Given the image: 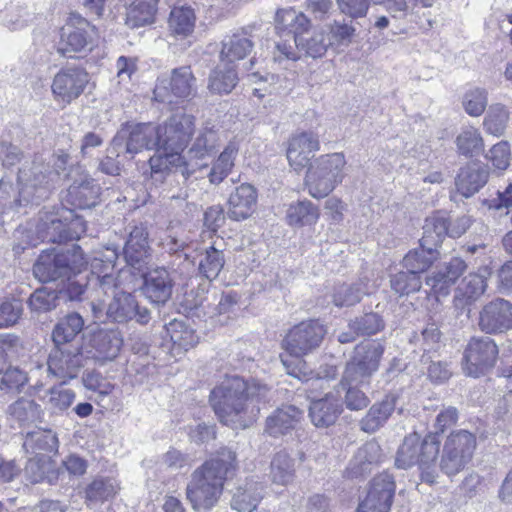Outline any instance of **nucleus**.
<instances>
[{
	"label": "nucleus",
	"mask_w": 512,
	"mask_h": 512,
	"mask_svg": "<svg viewBox=\"0 0 512 512\" xmlns=\"http://www.w3.org/2000/svg\"><path fill=\"white\" fill-rule=\"evenodd\" d=\"M296 47L304 51L307 56L318 58L325 54L332 44V38H325V34H290Z\"/></svg>",
	"instance_id": "nucleus-52"
},
{
	"label": "nucleus",
	"mask_w": 512,
	"mask_h": 512,
	"mask_svg": "<svg viewBox=\"0 0 512 512\" xmlns=\"http://www.w3.org/2000/svg\"><path fill=\"white\" fill-rule=\"evenodd\" d=\"M237 154V144L229 142L212 163L208 173V179L211 184H220L231 173Z\"/></svg>",
	"instance_id": "nucleus-41"
},
{
	"label": "nucleus",
	"mask_w": 512,
	"mask_h": 512,
	"mask_svg": "<svg viewBox=\"0 0 512 512\" xmlns=\"http://www.w3.org/2000/svg\"><path fill=\"white\" fill-rule=\"evenodd\" d=\"M510 120V112L503 104L491 105L483 119V128L486 133L496 137L504 134Z\"/></svg>",
	"instance_id": "nucleus-53"
},
{
	"label": "nucleus",
	"mask_w": 512,
	"mask_h": 512,
	"mask_svg": "<svg viewBox=\"0 0 512 512\" xmlns=\"http://www.w3.org/2000/svg\"><path fill=\"white\" fill-rule=\"evenodd\" d=\"M369 385V383H358L357 381H345L342 374L338 384V393H344L343 404L350 411H360L368 407L370 403L369 397L360 387Z\"/></svg>",
	"instance_id": "nucleus-44"
},
{
	"label": "nucleus",
	"mask_w": 512,
	"mask_h": 512,
	"mask_svg": "<svg viewBox=\"0 0 512 512\" xmlns=\"http://www.w3.org/2000/svg\"><path fill=\"white\" fill-rule=\"evenodd\" d=\"M320 149L318 136L313 132H301L293 135L288 142L286 151L289 165L296 171L300 172L304 168L312 164L315 152Z\"/></svg>",
	"instance_id": "nucleus-20"
},
{
	"label": "nucleus",
	"mask_w": 512,
	"mask_h": 512,
	"mask_svg": "<svg viewBox=\"0 0 512 512\" xmlns=\"http://www.w3.org/2000/svg\"><path fill=\"white\" fill-rule=\"evenodd\" d=\"M489 275L490 270L487 267L480 268L476 273H469L458 286V295L464 298L467 304L476 301L485 293Z\"/></svg>",
	"instance_id": "nucleus-38"
},
{
	"label": "nucleus",
	"mask_w": 512,
	"mask_h": 512,
	"mask_svg": "<svg viewBox=\"0 0 512 512\" xmlns=\"http://www.w3.org/2000/svg\"><path fill=\"white\" fill-rule=\"evenodd\" d=\"M342 411V404L336 396L328 393L322 398L311 400L308 416L316 428H328L336 423Z\"/></svg>",
	"instance_id": "nucleus-26"
},
{
	"label": "nucleus",
	"mask_w": 512,
	"mask_h": 512,
	"mask_svg": "<svg viewBox=\"0 0 512 512\" xmlns=\"http://www.w3.org/2000/svg\"><path fill=\"white\" fill-rule=\"evenodd\" d=\"M66 182V203L73 209H91L99 204L101 187L81 165L71 164Z\"/></svg>",
	"instance_id": "nucleus-14"
},
{
	"label": "nucleus",
	"mask_w": 512,
	"mask_h": 512,
	"mask_svg": "<svg viewBox=\"0 0 512 512\" xmlns=\"http://www.w3.org/2000/svg\"><path fill=\"white\" fill-rule=\"evenodd\" d=\"M94 341L97 350L106 359H114L121 350L122 339L115 332H100Z\"/></svg>",
	"instance_id": "nucleus-62"
},
{
	"label": "nucleus",
	"mask_w": 512,
	"mask_h": 512,
	"mask_svg": "<svg viewBox=\"0 0 512 512\" xmlns=\"http://www.w3.org/2000/svg\"><path fill=\"white\" fill-rule=\"evenodd\" d=\"M114 150L133 158L143 150L157 151L156 125L125 122L112 139Z\"/></svg>",
	"instance_id": "nucleus-17"
},
{
	"label": "nucleus",
	"mask_w": 512,
	"mask_h": 512,
	"mask_svg": "<svg viewBox=\"0 0 512 512\" xmlns=\"http://www.w3.org/2000/svg\"><path fill=\"white\" fill-rule=\"evenodd\" d=\"M58 292L48 286L37 289L29 298V306L32 311L46 312L57 305Z\"/></svg>",
	"instance_id": "nucleus-61"
},
{
	"label": "nucleus",
	"mask_w": 512,
	"mask_h": 512,
	"mask_svg": "<svg viewBox=\"0 0 512 512\" xmlns=\"http://www.w3.org/2000/svg\"><path fill=\"white\" fill-rule=\"evenodd\" d=\"M269 392L267 385L258 381H246L239 376L226 378L210 392L209 403L218 420L232 429L247 427L248 418L259 413L254 405L265 399Z\"/></svg>",
	"instance_id": "nucleus-1"
},
{
	"label": "nucleus",
	"mask_w": 512,
	"mask_h": 512,
	"mask_svg": "<svg viewBox=\"0 0 512 512\" xmlns=\"http://www.w3.org/2000/svg\"><path fill=\"white\" fill-rule=\"evenodd\" d=\"M253 42L239 34H232L227 40L222 41L220 58L228 64L244 59L253 49Z\"/></svg>",
	"instance_id": "nucleus-50"
},
{
	"label": "nucleus",
	"mask_w": 512,
	"mask_h": 512,
	"mask_svg": "<svg viewBox=\"0 0 512 512\" xmlns=\"http://www.w3.org/2000/svg\"><path fill=\"white\" fill-rule=\"evenodd\" d=\"M23 448L32 456L53 458L58 453L59 441L51 429L38 427L26 433Z\"/></svg>",
	"instance_id": "nucleus-27"
},
{
	"label": "nucleus",
	"mask_w": 512,
	"mask_h": 512,
	"mask_svg": "<svg viewBox=\"0 0 512 512\" xmlns=\"http://www.w3.org/2000/svg\"><path fill=\"white\" fill-rule=\"evenodd\" d=\"M471 223L472 220L468 215L463 214L453 218L447 212L437 211L425 219L422 238L419 242L423 247L427 245L439 251L446 237L459 238L469 229Z\"/></svg>",
	"instance_id": "nucleus-10"
},
{
	"label": "nucleus",
	"mask_w": 512,
	"mask_h": 512,
	"mask_svg": "<svg viewBox=\"0 0 512 512\" xmlns=\"http://www.w3.org/2000/svg\"><path fill=\"white\" fill-rule=\"evenodd\" d=\"M187 151L182 153L183 169L192 177L196 172L208 168V161L218 151L219 135L213 127H202L191 136Z\"/></svg>",
	"instance_id": "nucleus-15"
},
{
	"label": "nucleus",
	"mask_w": 512,
	"mask_h": 512,
	"mask_svg": "<svg viewBox=\"0 0 512 512\" xmlns=\"http://www.w3.org/2000/svg\"><path fill=\"white\" fill-rule=\"evenodd\" d=\"M498 346L488 336L472 337L466 345L462 359L465 375L479 378L489 373L495 366L498 357Z\"/></svg>",
	"instance_id": "nucleus-16"
},
{
	"label": "nucleus",
	"mask_w": 512,
	"mask_h": 512,
	"mask_svg": "<svg viewBox=\"0 0 512 512\" xmlns=\"http://www.w3.org/2000/svg\"><path fill=\"white\" fill-rule=\"evenodd\" d=\"M239 77L233 64L225 63L214 68L208 81V89L212 94L227 95L238 84Z\"/></svg>",
	"instance_id": "nucleus-34"
},
{
	"label": "nucleus",
	"mask_w": 512,
	"mask_h": 512,
	"mask_svg": "<svg viewBox=\"0 0 512 512\" xmlns=\"http://www.w3.org/2000/svg\"><path fill=\"white\" fill-rule=\"evenodd\" d=\"M166 332L174 347L188 351L199 341L195 330L188 324V320L174 319L165 325Z\"/></svg>",
	"instance_id": "nucleus-40"
},
{
	"label": "nucleus",
	"mask_w": 512,
	"mask_h": 512,
	"mask_svg": "<svg viewBox=\"0 0 512 512\" xmlns=\"http://www.w3.org/2000/svg\"><path fill=\"white\" fill-rule=\"evenodd\" d=\"M479 329L497 335L512 329V302L497 297L486 303L479 312Z\"/></svg>",
	"instance_id": "nucleus-19"
},
{
	"label": "nucleus",
	"mask_w": 512,
	"mask_h": 512,
	"mask_svg": "<svg viewBox=\"0 0 512 512\" xmlns=\"http://www.w3.org/2000/svg\"><path fill=\"white\" fill-rule=\"evenodd\" d=\"M195 132V117L186 113L171 115L156 126L157 152L181 153Z\"/></svg>",
	"instance_id": "nucleus-11"
},
{
	"label": "nucleus",
	"mask_w": 512,
	"mask_h": 512,
	"mask_svg": "<svg viewBox=\"0 0 512 512\" xmlns=\"http://www.w3.org/2000/svg\"><path fill=\"white\" fill-rule=\"evenodd\" d=\"M440 252L430 248L427 245L423 247L419 242V247L414 248L407 252L402 260V266L404 269L413 270L415 273L423 274L433 265V263L439 258Z\"/></svg>",
	"instance_id": "nucleus-39"
},
{
	"label": "nucleus",
	"mask_w": 512,
	"mask_h": 512,
	"mask_svg": "<svg viewBox=\"0 0 512 512\" xmlns=\"http://www.w3.org/2000/svg\"><path fill=\"white\" fill-rule=\"evenodd\" d=\"M168 23L172 32H193L196 24L195 11L190 6H175L170 12Z\"/></svg>",
	"instance_id": "nucleus-55"
},
{
	"label": "nucleus",
	"mask_w": 512,
	"mask_h": 512,
	"mask_svg": "<svg viewBox=\"0 0 512 512\" xmlns=\"http://www.w3.org/2000/svg\"><path fill=\"white\" fill-rule=\"evenodd\" d=\"M466 268L467 264L462 258L452 257L431 276L425 277L426 285L435 293L446 294L448 287L456 283Z\"/></svg>",
	"instance_id": "nucleus-28"
},
{
	"label": "nucleus",
	"mask_w": 512,
	"mask_h": 512,
	"mask_svg": "<svg viewBox=\"0 0 512 512\" xmlns=\"http://www.w3.org/2000/svg\"><path fill=\"white\" fill-rule=\"evenodd\" d=\"M116 481L109 477H96L85 488V501L88 506L104 503L116 494Z\"/></svg>",
	"instance_id": "nucleus-46"
},
{
	"label": "nucleus",
	"mask_w": 512,
	"mask_h": 512,
	"mask_svg": "<svg viewBox=\"0 0 512 512\" xmlns=\"http://www.w3.org/2000/svg\"><path fill=\"white\" fill-rule=\"evenodd\" d=\"M22 314V304L16 299L5 298L0 301V328L17 323Z\"/></svg>",
	"instance_id": "nucleus-64"
},
{
	"label": "nucleus",
	"mask_w": 512,
	"mask_h": 512,
	"mask_svg": "<svg viewBox=\"0 0 512 512\" xmlns=\"http://www.w3.org/2000/svg\"><path fill=\"white\" fill-rule=\"evenodd\" d=\"M385 349V345L379 341H366L355 345L342 373L345 381L370 384L380 368Z\"/></svg>",
	"instance_id": "nucleus-8"
},
{
	"label": "nucleus",
	"mask_w": 512,
	"mask_h": 512,
	"mask_svg": "<svg viewBox=\"0 0 512 512\" xmlns=\"http://www.w3.org/2000/svg\"><path fill=\"white\" fill-rule=\"evenodd\" d=\"M462 105L469 116L482 115L488 105L487 90L480 87L469 88L463 95Z\"/></svg>",
	"instance_id": "nucleus-58"
},
{
	"label": "nucleus",
	"mask_w": 512,
	"mask_h": 512,
	"mask_svg": "<svg viewBox=\"0 0 512 512\" xmlns=\"http://www.w3.org/2000/svg\"><path fill=\"white\" fill-rule=\"evenodd\" d=\"M396 491L394 476L387 471L376 475L370 482L365 497L380 509L390 512Z\"/></svg>",
	"instance_id": "nucleus-30"
},
{
	"label": "nucleus",
	"mask_w": 512,
	"mask_h": 512,
	"mask_svg": "<svg viewBox=\"0 0 512 512\" xmlns=\"http://www.w3.org/2000/svg\"><path fill=\"white\" fill-rule=\"evenodd\" d=\"M352 327L363 338H369L382 332L386 321L382 314L372 310H364L351 318Z\"/></svg>",
	"instance_id": "nucleus-45"
},
{
	"label": "nucleus",
	"mask_w": 512,
	"mask_h": 512,
	"mask_svg": "<svg viewBox=\"0 0 512 512\" xmlns=\"http://www.w3.org/2000/svg\"><path fill=\"white\" fill-rule=\"evenodd\" d=\"M82 382L87 390L97 394L94 400L98 404H100L105 397L110 395L114 389V384H112L97 370L85 371L82 376Z\"/></svg>",
	"instance_id": "nucleus-57"
},
{
	"label": "nucleus",
	"mask_w": 512,
	"mask_h": 512,
	"mask_svg": "<svg viewBox=\"0 0 512 512\" xmlns=\"http://www.w3.org/2000/svg\"><path fill=\"white\" fill-rule=\"evenodd\" d=\"M263 490L262 483L246 479L233 490L230 501L231 509L237 512H253L263 498Z\"/></svg>",
	"instance_id": "nucleus-29"
},
{
	"label": "nucleus",
	"mask_w": 512,
	"mask_h": 512,
	"mask_svg": "<svg viewBox=\"0 0 512 512\" xmlns=\"http://www.w3.org/2000/svg\"><path fill=\"white\" fill-rule=\"evenodd\" d=\"M441 440L438 432H428L421 437L417 432L405 436L395 458V466L409 469L418 465L421 480L427 484H435L438 478L436 459L439 456Z\"/></svg>",
	"instance_id": "nucleus-4"
},
{
	"label": "nucleus",
	"mask_w": 512,
	"mask_h": 512,
	"mask_svg": "<svg viewBox=\"0 0 512 512\" xmlns=\"http://www.w3.org/2000/svg\"><path fill=\"white\" fill-rule=\"evenodd\" d=\"M368 294V286L362 281L342 283L334 287L332 302L339 308L352 307L358 304L363 297Z\"/></svg>",
	"instance_id": "nucleus-42"
},
{
	"label": "nucleus",
	"mask_w": 512,
	"mask_h": 512,
	"mask_svg": "<svg viewBox=\"0 0 512 512\" xmlns=\"http://www.w3.org/2000/svg\"><path fill=\"white\" fill-rule=\"evenodd\" d=\"M127 237L122 247V256L126 263L122 275L133 274L150 264L152 247L149 242V226L146 222H133L126 227Z\"/></svg>",
	"instance_id": "nucleus-12"
},
{
	"label": "nucleus",
	"mask_w": 512,
	"mask_h": 512,
	"mask_svg": "<svg viewBox=\"0 0 512 512\" xmlns=\"http://www.w3.org/2000/svg\"><path fill=\"white\" fill-rule=\"evenodd\" d=\"M133 288L154 307H164L171 299L176 285V271L164 265L146 266L131 274Z\"/></svg>",
	"instance_id": "nucleus-6"
},
{
	"label": "nucleus",
	"mask_w": 512,
	"mask_h": 512,
	"mask_svg": "<svg viewBox=\"0 0 512 512\" xmlns=\"http://www.w3.org/2000/svg\"><path fill=\"white\" fill-rule=\"evenodd\" d=\"M157 5L158 0H132L126 7V25L135 29L153 23Z\"/></svg>",
	"instance_id": "nucleus-33"
},
{
	"label": "nucleus",
	"mask_w": 512,
	"mask_h": 512,
	"mask_svg": "<svg viewBox=\"0 0 512 512\" xmlns=\"http://www.w3.org/2000/svg\"><path fill=\"white\" fill-rule=\"evenodd\" d=\"M196 92V78L190 66H181L172 69L169 76L158 77L153 94L156 101L172 104L188 100Z\"/></svg>",
	"instance_id": "nucleus-13"
},
{
	"label": "nucleus",
	"mask_w": 512,
	"mask_h": 512,
	"mask_svg": "<svg viewBox=\"0 0 512 512\" xmlns=\"http://www.w3.org/2000/svg\"><path fill=\"white\" fill-rule=\"evenodd\" d=\"M490 169L480 161H472L462 166L456 177V191L465 198L478 193L488 182Z\"/></svg>",
	"instance_id": "nucleus-23"
},
{
	"label": "nucleus",
	"mask_w": 512,
	"mask_h": 512,
	"mask_svg": "<svg viewBox=\"0 0 512 512\" xmlns=\"http://www.w3.org/2000/svg\"><path fill=\"white\" fill-rule=\"evenodd\" d=\"M28 376L26 372L16 367H9L0 376V390L12 393L21 392L27 384Z\"/></svg>",
	"instance_id": "nucleus-63"
},
{
	"label": "nucleus",
	"mask_w": 512,
	"mask_h": 512,
	"mask_svg": "<svg viewBox=\"0 0 512 512\" xmlns=\"http://www.w3.org/2000/svg\"><path fill=\"white\" fill-rule=\"evenodd\" d=\"M345 164L342 153L322 155L315 159L306 174L309 195L315 199L327 197L342 182Z\"/></svg>",
	"instance_id": "nucleus-7"
},
{
	"label": "nucleus",
	"mask_w": 512,
	"mask_h": 512,
	"mask_svg": "<svg viewBox=\"0 0 512 512\" xmlns=\"http://www.w3.org/2000/svg\"><path fill=\"white\" fill-rule=\"evenodd\" d=\"M257 198V189L252 184H240L229 195L227 217L233 221H243L250 218L255 212Z\"/></svg>",
	"instance_id": "nucleus-25"
},
{
	"label": "nucleus",
	"mask_w": 512,
	"mask_h": 512,
	"mask_svg": "<svg viewBox=\"0 0 512 512\" xmlns=\"http://www.w3.org/2000/svg\"><path fill=\"white\" fill-rule=\"evenodd\" d=\"M296 459L287 451L281 450L273 456L269 476L273 483L286 486L294 480Z\"/></svg>",
	"instance_id": "nucleus-37"
},
{
	"label": "nucleus",
	"mask_w": 512,
	"mask_h": 512,
	"mask_svg": "<svg viewBox=\"0 0 512 512\" xmlns=\"http://www.w3.org/2000/svg\"><path fill=\"white\" fill-rule=\"evenodd\" d=\"M18 183L20 198L14 202L15 208L22 206V201L28 204L43 196V189L37 186V178L35 177L33 181L30 180L26 169L19 170Z\"/></svg>",
	"instance_id": "nucleus-60"
},
{
	"label": "nucleus",
	"mask_w": 512,
	"mask_h": 512,
	"mask_svg": "<svg viewBox=\"0 0 512 512\" xmlns=\"http://www.w3.org/2000/svg\"><path fill=\"white\" fill-rule=\"evenodd\" d=\"M215 244L204 250L198 263V274L208 281L217 279L225 265L224 252Z\"/></svg>",
	"instance_id": "nucleus-43"
},
{
	"label": "nucleus",
	"mask_w": 512,
	"mask_h": 512,
	"mask_svg": "<svg viewBox=\"0 0 512 512\" xmlns=\"http://www.w3.org/2000/svg\"><path fill=\"white\" fill-rule=\"evenodd\" d=\"M380 457V445L374 441L366 442L350 459L344 471V477L350 480H363L378 465Z\"/></svg>",
	"instance_id": "nucleus-22"
},
{
	"label": "nucleus",
	"mask_w": 512,
	"mask_h": 512,
	"mask_svg": "<svg viewBox=\"0 0 512 512\" xmlns=\"http://www.w3.org/2000/svg\"><path fill=\"white\" fill-rule=\"evenodd\" d=\"M320 217L317 205L308 199L292 202L286 211V221L291 227L313 226Z\"/></svg>",
	"instance_id": "nucleus-32"
},
{
	"label": "nucleus",
	"mask_w": 512,
	"mask_h": 512,
	"mask_svg": "<svg viewBox=\"0 0 512 512\" xmlns=\"http://www.w3.org/2000/svg\"><path fill=\"white\" fill-rule=\"evenodd\" d=\"M148 164L149 170H157V172L168 175L172 173L180 174L184 182L190 179V175H186L182 167L184 164L181 153L164 152L163 154H154L150 157Z\"/></svg>",
	"instance_id": "nucleus-48"
},
{
	"label": "nucleus",
	"mask_w": 512,
	"mask_h": 512,
	"mask_svg": "<svg viewBox=\"0 0 512 512\" xmlns=\"http://www.w3.org/2000/svg\"><path fill=\"white\" fill-rule=\"evenodd\" d=\"M237 468L236 452L223 447L197 467L186 486V499L195 512H208L217 506L227 478Z\"/></svg>",
	"instance_id": "nucleus-2"
},
{
	"label": "nucleus",
	"mask_w": 512,
	"mask_h": 512,
	"mask_svg": "<svg viewBox=\"0 0 512 512\" xmlns=\"http://www.w3.org/2000/svg\"><path fill=\"white\" fill-rule=\"evenodd\" d=\"M485 213L493 217H506L512 207V183L503 190H497L495 195L480 200Z\"/></svg>",
	"instance_id": "nucleus-49"
},
{
	"label": "nucleus",
	"mask_w": 512,
	"mask_h": 512,
	"mask_svg": "<svg viewBox=\"0 0 512 512\" xmlns=\"http://www.w3.org/2000/svg\"><path fill=\"white\" fill-rule=\"evenodd\" d=\"M276 28L282 32H307L309 20L295 9H280L275 16Z\"/></svg>",
	"instance_id": "nucleus-54"
},
{
	"label": "nucleus",
	"mask_w": 512,
	"mask_h": 512,
	"mask_svg": "<svg viewBox=\"0 0 512 512\" xmlns=\"http://www.w3.org/2000/svg\"><path fill=\"white\" fill-rule=\"evenodd\" d=\"M422 276L413 270H400L390 275V287L400 297L420 291L422 287Z\"/></svg>",
	"instance_id": "nucleus-51"
},
{
	"label": "nucleus",
	"mask_w": 512,
	"mask_h": 512,
	"mask_svg": "<svg viewBox=\"0 0 512 512\" xmlns=\"http://www.w3.org/2000/svg\"><path fill=\"white\" fill-rule=\"evenodd\" d=\"M89 82V75L83 68L71 67L66 63V103L78 98Z\"/></svg>",
	"instance_id": "nucleus-56"
},
{
	"label": "nucleus",
	"mask_w": 512,
	"mask_h": 512,
	"mask_svg": "<svg viewBox=\"0 0 512 512\" xmlns=\"http://www.w3.org/2000/svg\"><path fill=\"white\" fill-rule=\"evenodd\" d=\"M399 398L397 392H389L380 400L375 401L359 421L360 430L367 434H373L380 430L396 410Z\"/></svg>",
	"instance_id": "nucleus-21"
},
{
	"label": "nucleus",
	"mask_w": 512,
	"mask_h": 512,
	"mask_svg": "<svg viewBox=\"0 0 512 512\" xmlns=\"http://www.w3.org/2000/svg\"><path fill=\"white\" fill-rule=\"evenodd\" d=\"M88 271V258L77 243L66 246V278L68 275H85Z\"/></svg>",
	"instance_id": "nucleus-59"
},
{
	"label": "nucleus",
	"mask_w": 512,
	"mask_h": 512,
	"mask_svg": "<svg viewBox=\"0 0 512 512\" xmlns=\"http://www.w3.org/2000/svg\"><path fill=\"white\" fill-rule=\"evenodd\" d=\"M107 317L115 323L126 324L135 321L139 325H147L151 320V311L141 305L132 292L117 291L110 301Z\"/></svg>",
	"instance_id": "nucleus-18"
},
{
	"label": "nucleus",
	"mask_w": 512,
	"mask_h": 512,
	"mask_svg": "<svg viewBox=\"0 0 512 512\" xmlns=\"http://www.w3.org/2000/svg\"><path fill=\"white\" fill-rule=\"evenodd\" d=\"M303 410L295 405L276 408L265 421V433L273 438L292 435L303 419Z\"/></svg>",
	"instance_id": "nucleus-24"
},
{
	"label": "nucleus",
	"mask_w": 512,
	"mask_h": 512,
	"mask_svg": "<svg viewBox=\"0 0 512 512\" xmlns=\"http://www.w3.org/2000/svg\"><path fill=\"white\" fill-rule=\"evenodd\" d=\"M327 334L319 319H309L291 327L282 341L286 355H280L286 373L299 381L309 380L303 357L317 350Z\"/></svg>",
	"instance_id": "nucleus-3"
},
{
	"label": "nucleus",
	"mask_w": 512,
	"mask_h": 512,
	"mask_svg": "<svg viewBox=\"0 0 512 512\" xmlns=\"http://www.w3.org/2000/svg\"><path fill=\"white\" fill-rule=\"evenodd\" d=\"M25 477L31 483L47 481L52 484L58 478V470L52 458L32 456L24 469Z\"/></svg>",
	"instance_id": "nucleus-36"
},
{
	"label": "nucleus",
	"mask_w": 512,
	"mask_h": 512,
	"mask_svg": "<svg viewBox=\"0 0 512 512\" xmlns=\"http://www.w3.org/2000/svg\"><path fill=\"white\" fill-rule=\"evenodd\" d=\"M38 238L42 241L58 243L57 247L49 248L39 255L34 264L33 273L41 282L55 281L64 274V224L55 215H45L37 225Z\"/></svg>",
	"instance_id": "nucleus-5"
},
{
	"label": "nucleus",
	"mask_w": 512,
	"mask_h": 512,
	"mask_svg": "<svg viewBox=\"0 0 512 512\" xmlns=\"http://www.w3.org/2000/svg\"><path fill=\"white\" fill-rule=\"evenodd\" d=\"M477 446L476 436L468 430L451 432L447 437L439 461L440 471L453 477L471 461Z\"/></svg>",
	"instance_id": "nucleus-9"
},
{
	"label": "nucleus",
	"mask_w": 512,
	"mask_h": 512,
	"mask_svg": "<svg viewBox=\"0 0 512 512\" xmlns=\"http://www.w3.org/2000/svg\"><path fill=\"white\" fill-rule=\"evenodd\" d=\"M456 152L465 158H475L485 151L484 139L480 130L472 125L461 127L454 141Z\"/></svg>",
	"instance_id": "nucleus-31"
},
{
	"label": "nucleus",
	"mask_w": 512,
	"mask_h": 512,
	"mask_svg": "<svg viewBox=\"0 0 512 512\" xmlns=\"http://www.w3.org/2000/svg\"><path fill=\"white\" fill-rule=\"evenodd\" d=\"M54 343V349L51 350L48 360V376L53 378H62L64 376V327L58 323L51 335Z\"/></svg>",
	"instance_id": "nucleus-47"
},
{
	"label": "nucleus",
	"mask_w": 512,
	"mask_h": 512,
	"mask_svg": "<svg viewBox=\"0 0 512 512\" xmlns=\"http://www.w3.org/2000/svg\"><path fill=\"white\" fill-rule=\"evenodd\" d=\"M10 420L16 422L20 427L41 422L43 410L34 400L21 398L11 404L8 409Z\"/></svg>",
	"instance_id": "nucleus-35"
}]
</instances>
